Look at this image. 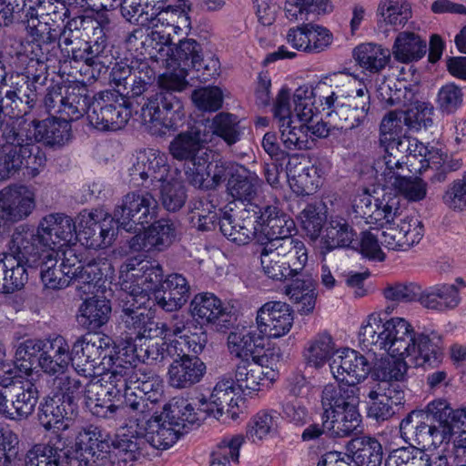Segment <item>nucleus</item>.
Masks as SVG:
<instances>
[{
  "label": "nucleus",
  "instance_id": "nucleus-1",
  "mask_svg": "<svg viewBox=\"0 0 466 466\" xmlns=\"http://www.w3.org/2000/svg\"><path fill=\"white\" fill-rule=\"evenodd\" d=\"M359 338L368 350H383L396 358L384 369V380L400 383L409 364L434 367L441 361V350L435 338L417 333L404 318L384 320L380 314L371 313L363 322Z\"/></svg>",
  "mask_w": 466,
  "mask_h": 466
},
{
  "label": "nucleus",
  "instance_id": "nucleus-2",
  "mask_svg": "<svg viewBox=\"0 0 466 466\" xmlns=\"http://www.w3.org/2000/svg\"><path fill=\"white\" fill-rule=\"evenodd\" d=\"M299 92L306 103L300 113L306 120L312 116L310 97L317 96L319 106L328 111L333 128L353 129L366 119L370 107V96L366 85L356 76L336 72L323 76L313 88Z\"/></svg>",
  "mask_w": 466,
  "mask_h": 466
},
{
  "label": "nucleus",
  "instance_id": "nucleus-3",
  "mask_svg": "<svg viewBox=\"0 0 466 466\" xmlns=\"http://www.w3.org/2000/svg\"><path fill=\"white\" fill-rule=\"evenodd\" d=\"M186 76L185 68L163 74L158 80L160 90L148 96L142 106L141 123L151 135L162 137L178 127V122L183 119L185 113L182 101L174 92L186 88Z\"/></svg>",
  "mask_w": 466,
  "mask_h": 466
},
{
  "label": "nucleus",
  "instance_id": "nucleus-4",
  "mask_svg": "<svg viewBox=\"0 0 466 466\" xmlns=\"http://www.w3.org/2000/svg\"><path fill=\"white\" fill-rule=\"evenodd\" d=\"M136 435L132 432L116 435L109 442L96 429H88L77 436L76 445L80 460L86 465L132 466L145 455L147 445L144 435L137 427Z\"/></svg>",
  "mask_w": 466,
  "mask_h": 466
},
{
  "label": "nucleus",
  "instance_id": "nucleus-5",
  "mask_svg": "<svg viewBox=\"0 0 466 466\" xmlns=\"http://www.w3.org/2000/svg\"><path fill=\"white\" fill-rule=\"evenodd\" d=\"M157 10L147 18L148 27L133 30L127 37V43L136 49L140 45L155 61H167L173 54L172 34L177 35L183 28H189L190 19L180 7L158 6Z\"/></svg>",
  "mask_w": 466,
  "mask_h": 466
},
{
  "label": "nucleus",
  "instance_id": "nucleus-6",
  "mask_svg": "<svg viewBox=\"0 0 466 466\" xmlns=\"http://www.w3.org/2000/svg\"><path fill=\"white\" fill-rule=\"evenodd\" d=\"M360 396L355 388L328 384L321 393L323 427L331 436L342 438L353 433L360 423Z\"/></svg>",
  "mask_w": 466,
  "mask_h": 466
},
{
  "label": "nucleus",
  "instance_id": "nucleus-7",
  "mask_svg": "<svg viewBox=\"0 0 466 466\" xmlns=\"http://www.w3.org/2000/svg\"><path fill=\"white\" fill-rule=\"evenodd\" d=\"M45 167L46 157L30 137L13 127H6L0 144V181L9 178L22 167L35 177Z\"/></svg>",
  "mask_w": 466,
  "mask_h": 466
},
{
  "label": "nucleus",
  "instance_id": "nucleus-8",
  "mask_svg": "<svg viewBox=\"0 0 466 466\" xmlns=\"http://www.w3.org/2000/svg\"><path fill=\"white\" fill-rule=\"evenodd\" d=\"M17 373L13 363L0 365V413L10 420L27 418L38 400L36 387L30 381L15 380Z\"/></svg>",
  "mask_w": 466,
  "mask_h": 466
},
{
  "label": "nucleus",
  "instance_id": "nucleus-9",
  "mask_svg": "<svg viewBox=\"0 0 466 466\" xmlns=\"http://www.w3.org/2000/svg\"><path fill=\"white\" fill-rule=\"evenodd\" d=\"M32 238V235L24 228H15L11 237L12 250L22 254L28 267L40 268L41 280L46 288L60 289L69 286L70 278L64 273L65 269L60 266L56 267L59 252H56L55 249L35 250L29 242Z\"/></svg>",
  "mask_w": 466,
  "mask_h": 466
},
{
  "label": "nucleus",
  "instance_id": "nucleus-10",
  "mask_svg": "<svg viewBox=\"0 0 466 466\" xmlns=\"http://www.w3.org/2000/svg\"><path fill=\"white\" fill-rule=\"evenodd\" d=\"M163 270L159 264L128 258L120 267L121 289L132 306H144L149 299V292L161 284Z\"/></svg>",
  "mask_w": 466,
  "mask_h": 466
},
{
  "label": "nucleus",
  "instance_id": "nucleus-11",
  "mask_svg": "<svg viewBox=\"0 0 466 466\" xmlns=\"http://www.w3.org/2000/svg\"><path fill=\"white\" fill-rule=\"evenodd\" d=\"M48 7L52 11L43 15V20L32 18L27 21V30L32 38L31 60L44 66V70L47 68L46 63L55 60L59 53L57 39L66 13L65 7L62 10L53 9L52 5Z\"/></svg>",
  "mask_w": 466,
  "mask_h": 466
},
{
  "label": "nucleus",
  "instance_id": "nucleus-12",
  "mask_svg": "<svg viewBox=\"0 0 466 466\" xmlns=\"http://www.w3.org/2000/svg\"><path fill=\"white\" fill-rule=\"evenodd\" d=\"M72 365L85 380L95 369L108 370L114 364L112 340L98 333H88L79 338L72 347Z\"/></svg>",
  "mask_w": 466,
  "mask_h": 466
},
{
  "label": "nucleus",
  "instance_id": "nucleus-13",
  "mask_svg": "<svg viewBox=\"0 0 466 466\" xmlns=\"http://www.w3.org/2000/svg\"><path fill=\"white\" fill-rule=\"evenodd\" d=\"M24 228L32 235L29 240L35 250L55 249L59 252L64 246L76 241V224L72 218L63 213H52L45 216L39 222L36 232Z\"/></svg>",
  "mask_w": 466,
  "mask_h": 466
},
{
  "label": "nucleus",
  "instance_id": "nucleus-14",
  "mask_svg": "<svg viewBox=\"0 0 466 466\" xmlns=\"http://www.w3.org/2000/svg\"><path fill=\"white\" fill-rule=\"evenodd\" d=\"M274 120L280 133L283 147L289 151L306 150L312 146L303 123L294 125L292 95L289 89L281 88L273 104Z\"/></svg>",
  "mask_w": 466,
  "mask_h": 466
},
{
  "label": "nucleus",
  "instance_id": "nucleus-15",
  "mask_svg": "<svg viewBox=\"0 0 466 466\" xmlns=\"http://www.w3.org/2000/svg\"><path fill=\"white\" fill-rule=\"evenodd\" d=\"M157 201L150 192L134 191L124 196L114 210V218L118 228L136 232L138 225L143 227L157 217Z\"/></svg>",
  "mask_w": 466,
  "mask_h": 466
},
{
  "label": "nucleus",
  "instance_id": "nucleus-16",
  "mask_svg": "<svg viewBox=\"0 0 466 466\" xmlns=\"http://www.w3.org/2000/svg\"><path fill=\"white\" fill-rule=\"evenodd\" d=\"M101 380H88L85 387V403L87 409L96 417L106 420L123 422L125 417L130 412L124 403L116 405L110 398H116L122 393L118 387L112 385L109 380V371Z\"/></svg>",
  "mask_w": 466,
  "mask_h": 466
},
{
  "label": "nucleus",
  "instance_id": "nucleus-17",
  "mask_svg": "<svg viewBox=\"0 0 466 466\" xmlns=\"http://www.w3.org/2000/svg\"><path fill=\"white\" fill-rule=\"evenodd\" d=\"M123 97L110 91H104L94 97L88 106L87 119L91 126L101 131L123 128L130 118L131 111Z\"/></svg>",
  "mask_w": 466,
  "mask_h": 466
},
{
  "label": "nucleus",
  "instance_id": "nucleus-18",
  "mask_svg": "<svg viewBox=\"0 0 466 466\" xmlns=\"http://www.w3.org/2000/svg\"><path fill=\"white\" fill-rule=\"evenodd\" d=\"M157 374L146 368L136 366L116 365L109 371V382L118 387L124 393V403H126L130 414L141 413L142 419L147 415V402L138 396L137 390L142 388L151 377Z\"/></svg>",
  "mask_w": 466,
  "mask_h": 466
},
{
  "label": "nucleus",
  "instance_id": "nucleus-19",
  "mask_svg": "<svg viewBox=\"0 0 466 466\" xmlns=\"http://www.w3.org/2000/svg\"><path fill=\"white\" fill-rule=\"evenodd\" d=\"M402 212L401 198L396 193L385 192L381 198L362 194L354 198L352 213L367 224L383 227L394 222Z\"/></svg>",
  "mask_w": 466,
  "mask_h": 466
},
{
  "label": "nucleus",
  "instance_id": "nucleus-20",
  "mask_svg": "<svg viewBox=\"0 0 466 466\" xmlns=\"http://www.w3.org/2000/svg\"><path fill=\"white\" fill-rule=\"evenodd\" d=\"M141 413L130 414V422H135L144 435L146 442L157 450L171 448L182 435L179 423H174L164 409L159 415L151 416L150 409L142 419Z\"/></svg>",
  "mask_w": 466,
  "mask_h": 466
},
{
  "label": "nucleus",
  "instance_id": "nucleus-21",
  "mask_svg": "<svg viewBox=\"0 0 466 466\" xmlns=\"http://www.w3.org/2000/svg\"><path fill=\"white\" fill-rule=\"evenodd\" d=\"M76 241L89 248H101L111 245L116 234V220L102 210L81 212L76 218Z\"/></svg>",
  "mask_w": 466,
  "mask_h": 466
},
{
  "label": "nucleus",
  "instance_id": "nucleus-22",
  "mask_svg": "<svg viewBox=\"0 0 466 466\" xmlns=\"http://www.w3.org/2000/svg\"><path fill=\"white\" fill-rule=\"evenodd\" d=\"M329 368L335 380L344 382L343 385H336L338 388H355L360 396V389L358 384L363 381L370 371V365L363 355L350 349L337 350Z\"/></svg>",
  "mask_w": 466,
  "mask_h": 466
},
{
  "label": "nucleus",
  "instance_id": "nucleus-23",
  "mask_svg": "<svg viewBox=\"0 0 466 466\" xmlns=\"http://www.w3.org/2000/svg\"><path fill=\"white\" fill-rule=\"evenodd\" d=\"M294 323V312L283 301H268L257 311L256 324L259 334L268 339L286 336Z\"/></svg>",
  "mask_w": 466,
  "mask_h": 466
},
{
  "label": "nucleus",
  "instance_id": "nucleus-24",
  "mask_svg": "<svg viewBox=\"0 0 466 466\" xmlns=\"http://www.w3.org/2000/svg\"><path fill=\"white\" fill-rule=\"evenodd\" d=\"M39 76H35L33 82L28 77L16 76L11 77V84L4 96L0 95V109L5 108V114L11 117L26 115L35 105L37 90L35 85ZM7 86V84H5Z\"/></svg>",
  "mask_w": 466,
  "mask_h": 466
},
{
  "label": "nucleus",
  "instance_id": "nucleus-25",
  "mask_svg": "<svg viewBox=\"0 0 466 466\" xmlns=\"http://www.w3.org/2000/svg\"><path fill=\"white\" fill-rule=\"evenodd\" d=\"M209 140V135L199 126L193 127L173 138L168 147L169 153L173 158L184 161L186 169L209 154L210 149L206 146Z\"/></svg>",
  "mask_w": 466,
  "mask_h": 466
},
{
  "label": "nucleus",
  "instance_id": "nucleus-26",
  "mask_svg": "<svg viewBox=\"0 0 466 466\" xmlns=\"http://www.w3.org/2000/svg\"><path fill=\"white\" fill-rule=\"evenodd\" d=\"M286 40L298 51L319 54L331 46L333 35L327 27L309 22L289 28Z\"/></svg>",
  "mask_w": 466,
  "mask_h": 466
},
{
  "label": "nucleus",
  "instance_id": "nucleus-27",
  "mask_svg": "<svg viewBox=\"0 0 466 466\" xmlns=\"http://www.w3.org/2000/svg\"><path fill=\"white\" fill-rule=\"evenodd\" d=\"M167 157L155 148H146L137 152L136 159L129 168L130 181L134 186H144L147 180L151 184L161 182L167 175Z\"/></svg>",
  "mask_w": 466,
  "mask_h": 466
},
{
  "label": "nucleus",
  "instance_id": "nucleus-28",
  "mask_svg": "<svg viewBox=\"0 0 466 466\" xmlns=\"http://www.w3.org/2000/svg\"><path fill=\"white\" fill-rule=\"evenodd\" d=\"M35 208V194L25 186H10L0 191V210L8 222L28 218Z\"/></svg>",
  "mask_w": 466,
  "mask_h": 466
},
{
  "label": "nucleus",
  "instance_id": "nucleus-29",
  "mask_svg": "<svg viewBox=\"0 0 466 466\" xmlns=\"http://www.w3.org/2000/svg\"><path fill=\"white\" fill-rule=\"evenodd\" d=\"M380 236L381 245L388 249L405 251L421 239L423 227L417 218L407 217L398 224H389Z\"/></svg>",
  "mask_w": 466,
  "mask_h": 466
},
{
  "label": "nucleus",
  "instance_id": "nucleus-30",
  "mask_svg": "<svg viewBox=\"0 0 466 466\" xmlns=\"http://www.w3.org/2000/svg\"><path fill=\"white\" fill-rule=\"evenodd\" d=\"M250 210L255 213L256 226L263 233L268 241L292 237L295 229L293 220L289 219L277 206L250 205Z\"/></svg>",
  "mask_w": 466,
  "mask_h": 466
},
{
  "label": "nucleus",
  "instance_id": "nucleus-31",
  "mask_svg": "<svg viewBox=\"0 0 466 466\" xmlns=\"http://www.w3.org/2000/svg\"><path fill=\"white\" fill-rule=\"evenodd\" d=\"M125 305L122 310L121 320L127 332L126 336L141 339L146 336H157L164 334V327L154 321L146 309L142 306H132L127 302V295L123 294Z\"/></svg>",
  "mask_w": 466,
  "mask_h": 466
},
{
  "label": "nucleus",
  "instance_id": "nucleus-32",
  "mask_svg": "<svg viewBox=\"0 0 466 466\" xmlns=\"http://www.w3.org/2000/svg\"><path fill=\"white\" fill-rule=\"evenodd\" d=\"M256 218L248 207L238 211L237 216L225 213L219 219L218 226L228 240L238 245H245L258 232Z\"/></svg>",
  "mask_w": 466,
  "mask_h": 466
},
{
  "label": "nucleus",
  "instance_id": "nucleus-33",
  "mask_svg": "<svg viewBox=\"0 0 466 466\" xmlns=\"http://www.w3.org/2000/svg\"><path fill=\"white\" fill-rule=\"evenodd\" d=\"M176 357L167 370L169 385L176 389H187L198 383L206 373L205 363L198 357Z\"/></svg>",
  "mask_w": 466,
  "mask_h": 466
},
{
  "label": "nucleus",
  "instance_id": "nucleus-34",
  "mask_svg": "<svg viewBox=\"0 0 466 466\" xmlns=\"http://www.w3.org/2000/svg\"><path fill=\"white\" fill-rule=\"evenodd\" d=\"M71 276V283L82 294L98 292L104 285V279L112 273V266L106 258H97L78 266Z\"/></svg>",
  "mask_w": 466,
  "mask_h": 466
},
{
  "label": "nucleus",
  "instance_id": "nucleus-35",
  "mask_svg": "<svg viewBox=\"0 0 466 466\" xmlns=\"http://www.w3.org/2000/svg\"><path fill=\"white\" fill-rule=\"evenodd\" d=\"M34 135H29L27 128L23 127L32 142L46 155L45 151L35 143L43 142L50 147H62L71 137V125L65 118L49 117L42 121H33ZM18 128H21L20 127ZM46 157V156H45Z\"/></svg>",
  "mask_w": 466,
  "mask_h": 466
},
{
  "label": "nucleus",
  "instance_id": "nucleus-36",
  "mask_svg": "<svg viewBox=\"0 0 466 466\" xmlns=\"http://www.w3.org/2000/svg\"><path fill=\"white\" fill-rule=\"evenodd\" d=\"M277 378L278 372L275 370L264 367L254 359L241 360L236 367V383L242 390H259L261 386L272 383Z\"/></svg>",
  "mask_w": 466,
  "mask_h": 466
},
{
  "label": "nucleus",
  "instance_id": "nucleus-37",
  "mask_svg": "<svg viewBox=\"0 0 466 466\" xmlns=\"http://www.w3.org/2000/svg\"><path fill=\"white\" fill-rule=\"evenodd\" d=\"M9 254L0 258V275L4 276L0 283V294H12L21 289L27 282L28 275L25 269V258L14 252L9 242Z\"/></svg>",
  "mask_w": 466,
  "mask_h": 466
},
{
  "label": "nucleus",
  "instance_id": "nucleus-38",
  "mask_svg": "<svg viewBox=\"0 0 466 466\" xmlns=\"http://www.w3.org/2000/svg\"><path fill=\"white\" fill-rule=\"evenodd\" d=\"M173 420L174 423H179V431L182 434L187 432L194 425L198 426L207 418L212 417L209 411L208 401L198 400V403H191L186 400H180L170 403L164 408Z\"/></svg>",
  "mask_w": 466,
  "mask_h": 466
},
{
  "label": "nucleus",
  "instance_id": "nucleus-39",
  "mask_svg": "<svg viewBox=\"0 0 466 466\" xmlns=\"http://www.w3.org/2000/svg\"><path fill=\"white\" fill-rule=\"evenodd\" d=\"M461 302L460 290L455 284L440 283L421 291L420 303L427 309L447 312L455 309Z\"/></svg>",
  "mask_w": 466,
  "mask_h": 466
},
{
  "label": "nucleus",
  "instance_id": "nucleus-40",
  "mask_svg": "<svg viewBox=\"0 0 466 466\" xmlns=\"http://www.w3.org/2000/svg\"><path fill=\"white\" fill-rule=\"evenodd\" d=\"M235 381L231 378H221L215 385L208 401L211 416L219 420L224 415L237 418L235 408L238 406Z\"/></svg>",
  "mask_w": 466,
  "mask_h": 466
},
{
  "label": "nucleus",
  "instance_id": "nucleus-41",
  "mask_svg": "<svg viewBox=\"0 0 466 466\" xmlns=\"http://www.w3.org/2000/svg\"><path fill=\"white\" fill-rule=\"evenodd\" d=\"M72 361L69 345L66 340L57 336L47 339L46 350L38 357V365L47 374H63Z\"/></svg>",
  "mask_w": 466,
  "mask_h": 466
},
{
  "label": "nucleus",
  "instance_id": "nucleus-42",
  "mask_svg": "<svg viewBox=\"0 0 466 466\" xmlns=\"http://www.w3.org/2000/svg\"><path fill=\"white\" fill-rule=\"evenodd\" d=\"M350 454L345 455V460L351 466H380L382 461L381 444L372 437L360 436L352 439L348 443Z\"/></svg>",
  "mask_w": 466,
  "mask_h": 466
},
{
  "label": "nucleus",
  "instance_id": "nucleus-43",
  "mask_svg": "<svg viewBox=\"0 0 466 466\" xmlns=\"http://www.w3.org/2000/svg\"><path fill=\"white\" fill-rule=\"evenodd\" d=\"M260 184V179L255 173L239 166L232 173V177H229L227 189L234 200L247 202L244 208H248L250 205H255L253 200L258 196Z\"/></svg>",
  "mask_w": 466,
  "mask_h": 466
},
{
  "label": "nucleus",
  "instance_id": "nucleus-44",
  "mask_svg": "<svg viewBox=\"0 0 466 466\" xmlns=\"http://www.w3.org/2000/svg\"><path fill=\"white\" fill-rule=\"evenodd\" d=\"M285 295L295 305L300 315L311 314L316 306L315 282L310 278H295L285 287Z\"/></svg>",
  "mask_w": 466,
  "mask_h": 466
},
{
  "label": "nucleus",
  "instance_id": "nucleus-45",
  "mask_svg": "<svg viewBox=\"0 0 466 466\" xmlns=\"http://www.w3.org/2000/svg\"><path fill=\"white\" fill-rule=\"evenodd\" d=\"M111 309L109 300L92 297L85 299L80 305L76 320L83 328L96 330L107 323Z\"/></svg>",
  "mask_w": 466,
  "mask_h": 466
},
{
  "label": "nucleus",
  "instance_id": "nucleus-46",
  "mask_svg": "<svg viewBox=\"0 0 466 466\" xmlns=\"http://www.w3.org/2000/svg\"><path fill=\"white\" fill-rule=\"evenodd\" d=\"M271 242L286 266L290 268L289 272L296 278L303 277L308 262V251L304 243L296 238L276 239Z\"/></svg>",
  "mask_w": 466,
  "mask_h": 466
},
{
  "label": "nucleus",
  "instance_id": "nucleus-47",
  "mask_svg": "<svg viewBox=\"0 0 466 466\" xmlns=\"http://www.w3.org/2000/svg\"><path fill=\"white\" fill-rule=\"evenodd\" d=\"M305 88H313V86L303 85V86H300L298 88H296L295 91L293 92V94H292L293 112H294L295 118L299 123H303L305 131L309 135V139L313 142L314 137L325 138V137H329V135L331 131V127L328 123L324 122L323 120L317 121L316 123H314V121H313L314 117L317 116V113H318V108L315 106V103L316 102L318 103L317 96H312L310 97L312 116L309 117V119H306V120H304L301 117L300 110H302L303 106L305 105L306 102L304 100L299 99V92L304 93L303 89H305Z\"/></svg>",
  "mask_w": 466,
  "mask_h": 466
},
{
  "label": "nucleus",
  "instance_id": "nucleus-48",
  "mask_svg": "<svg viewBox=\"0 0 466 466\" xmlns=\"http://www.w3.org/2000/svg\"><path fill=\"white\" fill-rule=\"evenodd\" d=\"M402 157L385 153L374 163L376 177L384 188L391 189L406 173H411Z\"/></svg>",
  "mask_w": 466,
  "mask_h": 466
},
{
  "label": "nucleus",
  "instance_id": "nucleus-49",
  "mask_svg": "<svg viewBox=\"0 0 466 466\" xmlns=\"http://www.w3.org/2000/svg\"><path fill=\"white\" fill-rule=\"evenodd\" d=\"M428 421L423 410H412L400 423V434L401 439L410 446L426 449L428 438Z\"/></svg>",
  "mask_w": 466,
  "mask_h": 466
},
{
  "label": "nucleus",
  "instance_id": "nucleus-50",
  "mask_svg": "<svg viewBox=\"0 0 466 466\" xmlns=\"http://www.w3.org/2000/svg\"><path fill=\"white\" fill-rule=\"evenodd\" d=\"M357 64L370 73H379L386 67L390 59V51L374 43H364L353 49Z\"/></svg>",
  "mask_w": 466,
  "mask_h": 466
},
{
  "label": "nucleus",
  "instance_id": "nucleus-51",
  "mask_svg": "<svg viewBox=\"0 0 466 466\" xmlns=\"http://www.w3.org/2000/svg\"><path fill=\"white\" fill-rule=\"evenodd\" d=\"M280 414L277 410H264L250 420L246 438L253 443L259 442L279 433Z\"/></svg>",
  "mask_w": 466,
  "mask_h": 466
},
{
  "label": "nucleus",
  "instance_id": "nucleus-52",
  "mask_svg": "<svg viewBox=\"0 0 466 466\" xmlns=\"http://www.w3.org/2000/svg\"><path fill=\"white\" fill-rule=\"evenodd\" d=\"M426 52L427 42L411 32L400 33L392 46L394 58L406 64L421 59Z\"/></svg>",
  "mask_w": 466,
  "mask_h": 466
},
{
  "label": "nucleus",
  "instance_id": "nucleus-53",
  "mask_svg": "<svg viewBox=\"0 0 466 466\" xmlns=\"http://www.w3.org/2000/svg\"><path fill=\"white\" fill-rule=\"evenodd\" d=\"M260 265L264 275L274 281L286 282L296 278L292 272H289L290 268L286 266L279 252L274 249L271 241L263 244L260 251Z\"/></svg>",
  "mask_w": 466,
  "mask_h": 466
},
{
  "label": "nucleus",
  "instance_id": "nucleus-54",
  "mask_svg": "<svg viewBox=\"0 0 466 466\" xmlns=\"http://www.w3.org/2000/svg\"><path fill=\"white\" fill-rule=\"evenodd\" d=\"M356 232L346 218L340 216H330L322 237L328 249L349 247L355 239Z\"/></svg>",
  "mask_w": 466,
  "mask_h": 466
},
{
  "label": "nucleus",
  "instance_id": "nucleus-55",
  "mask_svg": "<svg viewBox=\"0 0 466 466\" xmlns=\"http://www.w3.org/2000/svg\"><path fill=\"white\" fill-rule=\"evenodd\" d=\"M193 317L205 323H216L227 315V309L221 300L213 293H199L190 303Z\"/></svg>",
  "mask_w": 466,
  "mask_h": 466
},
{
  "label": "nucleus",
  "instance_id": "nucleus-56",
  "mask_svg": "<svg viewBox=\"0 0 466 466\" xmlns=\"http://www.w3.org/2000/svg\"><path fill=\"white\" fill-rule=\"evenodd\" d=\"M334 9L331 0H286L284 12L289 21L308 20L309 15H325Z\"/></svg>",
  "mask_w": 466,
  "mask_h": 466
},
{
  "label": "nucleus",
  "instance_id": "nucleus-57",
  "mask_svg": "<svg viewBox=\"0 0 466 466\" xmlns=\"http://www.w3.org/2000/svg\"><path fill=\"white\" fill-rule=\"evenodd\" d=\"M163 335L146 336L142 342L138 344L140 359L143 362H162L167 358H175L176 350L173 348V342L167 343Z\"/></svg>",
  "mask_w": 466,
  "mask_h": 466
},
{
  "label": "nucleus",
  "instance_id": "nucleus-58",
  "mask_svg": "<svg viewBox=\"0 0 466 466\" xmlns=\"http://www.w3.org/2000/svg\"><path fill=\"white\" fill-rule=\"evenodd\" d=\"M259 335L255 330L242 328L228 336V348L231 355L241 360L249 359L258 347Z\"/></svg>",
  "mask_w": 466,
  "mask_h": 466
},
{
  "label": "nucleus",
  "instance_id": "nucleus-59",
  "mask_svg": "<svg viewBox=\"0 0 466 466\" xmlns=\"http://www.w3.org/2000/svg\"><path fill=\"white\" fill-rule=\"evenodd\" d=\"M245 441L243 435L225 437L210 454V466H232L238 461L239 449Z\"/></svg>",
  "mask_w": 466,
  "mask_h": 466
},
{
  "label": "nucleus",
  "instance_id": "nucleus-60",
  "mask_svg": "<svg viewBox=\"0 0 466 466\" xmlns=\"http://www.w3.org/2000/svg\"><path fill=\"white\" fill-rule=\"evenodd\" d=\"M60 399H50L42 403L39 407L38 420L41 425L46 429H65L67 424L64 425V420H68L70 410L67 408L66 401L60 402Z\"/></svg>",
  "mask_w": 466,
  "mask_h": 466
},
{
  "label": "nucleus",
  "instance_id": "nucleus-61",
  "mask_svg": "<svg viewBox=\"0 0 466 466\" xmlns=\"http://www.w3.org/2000/svg\"><path fill=\"white\" fill-rule=\"evenodd\" d=\"M377 15L388 25L403 26L411 17L410 5L405 0H380Z\"/></svg>",
  "mask_w": 466,
  "mask_h": 466
},
{
  "label": "nucleus",
  "instance_id": "nucleus-62",
  "mask_svg": "<svg viewBox=\"0 0 466 466\" xmlns=\"http://www.w3.org/2000/svg\"><path fill=\"white\" fill-rule=\"evenodd\" d=\"M208 341V336L202 326L193 325L187 334L172 340L176 356H189L190 353L199 354Z\"/></svg>",
  "mask_w": 466,
  "mask_h": 466
},
{
  "label": "nucleus",
  "instance_id": "nucleus-63",
  "mask_svg": "<svg viewBox=\"0 0 466 466\" xmlns=\"http://www.w3.org/2000/svg\"><path fill=\"white\" fill-rule=\"evenodd\" d=\"M82 88H72L63 96V104L59 106L58 111L63 116L67 117L69 121H75L87 115L89 97L84 93Z\"/></svg>",
  "mask_w": 466,
  "mask_h": 466
},
{
  "label": "nucleus",
  "instance_id": "nucleus-64",
  "mask_svg": "<svg viewBox=\"0 0 466 466\" xmlns=\"http://www.w3.org/2000/svg\"><path fill=\"white\" fill-rule=\"evenodd\" d=\"M238 117L229 113L216 115L209 127L213 135L221 137L228 146L237 143L240 139V127Z\"/></svg>",
  "mask_w": 466,
  "mask_h": 466
}]
</instances>
